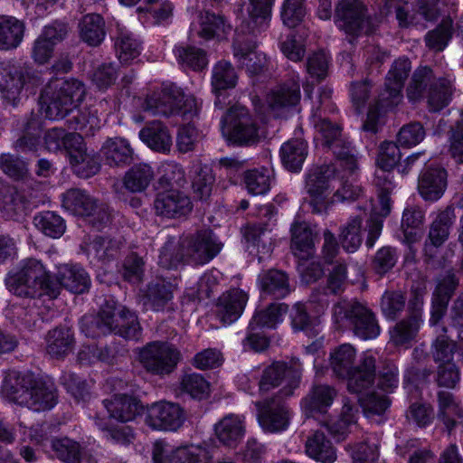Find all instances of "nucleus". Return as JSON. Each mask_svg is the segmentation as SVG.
<instances>
[{"mask_svg":"<svg viewBox=\"0 0 463 463\" xmlns=\"http://www.w3.org/2000/svg\"><path fill=\"white\" fill-rule=\"evenodd\" d=\"M86 336L96 338L114 333L126 340L137 341L142 335L137 315L109 297L101 304L96 316H84L80 324Z\"/></svg>","mask_w":463,"mask_h":463,"instance_id":"obj_1","label":"nucleus"},{"mask_svg":"<svg viewBox=\"0 0 463 463\" xmlns=\"http://www.w3.org/2000/svg\"><path fill=\"white\" fill-rule=\"evenodd\" d=\"M1 392L10 402L37 412L52 409L58 401V392L52 383L17 371L6 373Z\"/></svg>","mask_w":463,"mask_h":463,"instance_id":"obj_2","label":"nucleus"},{"mask_svg":"<svg viewBox=\"0 0 463 463\" xmlns=\"http://www.w3.org/2000/svg\"><path fill=\"white\" fill-rule=\"evenodd\" d=\"M5 281L8 289L19 297L37 298L47 296L56 298L59 296L58 282L37 259L23 260L19 270L9 275Z\"/></svg>","mask_w":463,"mask_h":463,"instance_id":"obj_3","label":"nucleus"},{"mask_svg":"<svg viewBox=\"0 0 463 463\" xmlns=\"http://www.w3.org/2000/svg\"><path fill=\"white\" fill-rule=\"evenodd\" d=\"M334 321L339 327H345L363 339L376 338L381 332L373 311L356 299H342L333 307Z\"/></svg>","mask_w":463,"mask_h":463,"instance_id":"obj_4","label":"nucleus"},{"mask_svg":"<svg viewBox=\"0 0 463 463\" xmlns=\"http://www.w3.org/2000/svg\"><path fill=\"white\" fill-rule=\"evenodd\" d=\"M86 89L77 79H66L52 82L41 94L40 101L46 118L62 119L85 97Z\"/></svg>","mask_w":463,"mask_h":463,"instance_id":"obj_5","label":"nucleus"},{"mask_svg":"<svg viewBox=\"0 0 463 463\" xmlns=\"http://www.w3.org/2000/svg\"><path fill=\"white\" fill-rule=\"evenodd\" d=\"M334 19L336 27L348 35L352 44L358 36L373 33L379 24L378 18L370 14L360 0H339L335 4Z\"/></svg>","mask_w":463,"mask_h":463,"instance_id":"obj_6","label":"nucleus"},{"mask_svg":"<svg viewBox=\"0 0 463 463\" xmlns=\"http://www.w3.org/2000/svg\"><path fill=\"white\" fill-rule=\"evenodd\" d=\"M138 360L147 373L165 376L175 371L181 360V353L172 344L153 341L139 350Z\"/></svg>","mask_w":463,"mask_h":463,"instance_id":"obj_7","label":"nucleus"},{"mask_svg":"<svg viewBox=\"0 0 463 463\" xmlns=\"http://www.w3.org/2000/svg\"><path fill=\"white\" fill-rule=\"evenodd\" d=\"M301 365L298 359H291L289 363L274 362L266 367L259 383L260 392H268L278 387L283 381L285 386L276 395L289 397L300 383Z\"/></svg>","mask_w":463,"mask_h":463,"instance_id":"obj_8","label":"nucleus"},{"mask_svg":"<svg viewBox=\"0 0 463 463\" xmlns=\"http://www.w3.org/2000/svg\"><path fill=\"white\" fill-rule=\"evenodd\" d=\"M222 131L230 141L239 145H250L258 141V128L246 108L232 107L222 119Z\"/></svg>","mask_w":463,"mask_h":463,"instance_id":"obj_9","label":"nucleus"},{"mask_svg":"<svg viewBox=\"0 0 463 463\" xmlns=\"http://www.w3.org/2000/svg\"><path fill=\"white\" fill-rule=\"evenodd\" d=\"M154 463H210L213 459L211 451L202 446H184L170 450L162 440L155 442L152 450Z\"/></svg>","mask_w":463,"mask_h":463,"instance_id":"obj_10","label":"nucleus"},{"mask_svg":"<svg viewBox=\"0 0 463 463\" xmlns=\"http://www.w3.org/2000/svg\"><path fill=\"white\" fill-rule=\"evenodd\" d=\"M260 425L265 431L278 432L288 428L290 411L281 396L274 395L254 402Z\"/></svg>","mask_w":463,"mask_h":463,"instance_id":"obj_11","label":"nucleus"},{"mask_svg":"<svg viewBox=\"0 0 463 463\" xmlns=\"http://www.w3.org/2000/svg\"><path fill=\"white\" fill-rule=\"evenodd\" d=\"M456 220L455 208L448 205L440 211L430 225L428 238L425 241V261L431 264L436 255V249L442 246L449 239L450 229Z\"/></svg>","mask_w":463,"mask_h":463,"instance_id":"obj_12","label":"nucleus"},{"mask_svg":"<svg viewBox=\"0 0 463 463\" xmlns=\"http://www.w3.org/2000/svg\"><path fill=\"white\" fill-rule=\"evenodd\" d=\"M190 262L193 265H203L222 250L223 244L212 230H202L186 236Z\"/></svg>","mask_w":463,"mask_h":463,"instance_id":"obj_13","label":"nucleus"},{"mask_svg":"<svg viewBox=\"0 0 463 463\" xmlns=\"http://www.w3.org/2000/svg\"><path fill=\"white\" fill-rule=\"evenodd\" d=\"M335 166L325 165L311 171L307 178V190L311 200L309 202L312 212L320 213L327 209L325 192L335 177Z\"/></svg>","mask_w":463,"mask_h":463,"instance_id":"obj_14","label":"nucleus"},{"mask_svg":"<svg viewBox=\"0 0 463 463\" xmlns=\"http://www.w3.org/2000/svg\"><path fill=\"white\" fill-rule=\"evenodd\" d=\"M184 419V410L178 404L161 402L148 408L146 423L154 430H176Z\"/></svg>","mask_w":463,"mask_h":463,"instance_id":"obj_15","label":"nucleus"},{"mask_svg":"<svg viewBox=\"0 0 463 463\" xmlns=\"http://www.w3.org/2000/svg\"><path fill=\"white\" fill-rule=\"evenodd\" d=\"M459 285V279L453 269L449 270L438 282L431 298L430 317L429 323L436 326L448 311L449 303Z\"/></svg>","mask_w":463,"mask_h":463,"instance_id":"obj_16","label":"nucleus"},{"mask_svg":"<svg viewBox=\"0 0 463 463\" xmlns=\"http://www.w3.org/2000/svg\"><path fill=\"white\" fill-rule=\"evenodd\" d=\"M183 90L175 85L165 86L147 95L144 109L153 115L169 117L180 112Z\"/></svg>","mask_w":463,"mask_h":463,"instance_id":"obj_17","label":"nucleus"},{"mask_svg":"<svg viewBox=\"0 0 463 463\" xmlns=\"http://www.w3.org/2000/svg\"><path fill=\"white\" fill-rule=\"evenodd\" d=\"M153 205L156 215L166 218L184 216L193 208L190 198L174 188L158 191Z\"/></svg>","mask_w":463,"mask_h":463,"instance_id":"obj_18","label":"nucleus"},{"mask_svg":"<svg viewBox=\"0 0 463 463\" xmlns=\"http://www.w3.org/2000/svg\"><path fill=\"white\" fill-rule=\"evenodd\" d=\"M402 90V88L395 84H388L385 80L384 88L380 92L376 102L369 108L366 120L363 124L364 131L373 134L378 131V120L381 112H385L401 102Z\"/></svg>","mask_w":463,"mask_h":463,"instance_id":"obj_19","label":"nucleus"},{"mask_svg":"<svg viewBox=\"0 0 463 463\" xmlns=\"http://www.w3.org/2000/svg\"><path fill=\"white\" fill-rule=\"evenodd\" d=\"M447 185L448 174L443 167L430 166L419 175L418 191L425 201L435 202L441 198Z\"/></svg>","mask_w":463,"mask_h":463,"instance_id":"obj_20","label":"nucleus"},{"mask_svg":"<svg viewBox=\"0 0 463 463\" xmlns=\"http://www.w3.org/2000/svg\"><path fill=\"white\" fill-rule=\"evenodd\" d=\"M28 79L29 72L24 67H5L0 64V92L13 106L17 104L20 93Z\"/></svg>","mask_w":463,"mask_h":463,"instance_id":"obj_21","label":"nucleus"},{"mask_svg":"<svg viewBox=\"0 0 463 463\" xmlns=\"http://www.w3.org/2000/svg\"><path fill=\"white\" fill-rule=\"evenodd\" d=\"M375 359L372 355H364L359 364L351 370L347 380V390L352 393L362 394L368 392L376 378Z\"/></svg>","mask_w":463,"mask_h":463,"instance_id":"obj_22","label":"nucleus"},{"mask_svg":"<svg viewBox=\"0 0 463 463\" xmlns=\"http://www.w3.org/2000/svg\"><path fill=\"white\" fill-rule=\"evenodd\" d=\"M337 395L336 390L327 384H316L301 402V408L307 418L324 414Z\"/></svg>","mask_w":463,"mask_h":463,"instance_id":"obj_23","label":"nucleus"},{"mask_svg":"<svg viewBox=\"0 0 463 463\" xmlns=\"http://www.w3.org/2000/svg\"><path fill=\"white\" fill-rule=\"evenodd\" d=\"M291 250L295 256L307 260L315 255V239L317 233L306 222H296L291 229Z\"/></svg>","mask_w":463,"mask_h":463,"instance_id":"obj_24","label":"nucleus"},{"mask_svg":"<svg viewBox=\"0 0 463 463\" xmlns=\"http://www.w3.org/2000/svg\"><path fill=\"white\" fill-rule=\"evenodd\" d=\"M214 433L222 445L235 448L245 434L244 417L233 413L225 415L214 425Z\"/></svg>","mask_w":463,"mask_h":463,"instance_id":"obj_25","label":"nucleus"},{"mask_svg":"<svg viewBox=\"0 0 463 463\" xmlns=\"http://www.w3.org/2000/svg\"><path fill=\"white\" fill-rule=\"evenodd\" d=\"M102 402L109 417L121 422L134 420L143 409L139 400L128 394H115Z\"/></svg>","mask_w":463,"mask_h":463,"instance_id":"obj_26","label":"nucleus"},{"mask_svg":"<svg viewBox=\"0 0 463 463\" xmlns=\"http://www.w3.org/2000/svg\"><path fill=\"white\" fill-rule=\"evenodd\" d=\"M258 282L261 293L274 299L284 298L292 290L288 274L276 269L261 272Z\"/></svg>","mask_w":463,"mask_h":463,"instance_id":"obj_27","label":"nucleus"},{"mask_svg":"<svg viewBox=\"0 0 463 463\" xmlns=\"http://www.w3.org/2000/svg\"><path fill=\"white\" fill-rule=\"evenodd\" d=\"M46 352L54 359H63L74 349L75 338L72 330L59 326L50 330L45 337Z\"/></svg>","mask_w":463,"mask_h":463,"instance_id":"obj_28","label":"nucleus"},{"mask_svg":"<svg viewBox=\"0 0 463 463\" xmlns=\"http://www.w3.org/2000/svg\"><path fill=\"white\" fill-rule=\"evenodd\" d=\"M248 297L240 289H232L223 293L218 299L217 316L223 324H232L241 315Z\"/></svg>","mask_w":463,"mask_h":463,"instance_id":"obj_29","label":"nucleus"},{"mask_svg":"<svg viewBox=\"0 0 463 463\" xmlns=\"http://www.w3.org/2000/svg\"><path fill=\"white\" fill-rule=\"evenodd\" d=\"M275 0H242V5L248 14L247 29L260 33L268 27L271 9Z\"/></svg>","mask_w":463,"mask_h":463,"instance_id":"obj_30","label":"nucleus"},{"mask_svg":"<svg viewBox=\"0 0 463 463\" xmlns=\"http://www.w3.org/2000/svg\"><path fill=\"white\" fill-rule=\"evenodd\" d=\"M59 290L64 288L75 294H82L90 287V277L87 272L77 265L62 264L58 267L56 279Z\"/></svg>","mask_w":463,"mask_h":463,"instance_id":"obj_31","label":"nucleus"},{"mask_svg":"<svg viewBox=\"0 0 463 463\" xmlns=\"http://www.w3.org/2000/svg\"><path fill=\"white\" fill-rule=\"evenodd\" d=\"M158 263L167 269H176L183 264H191L185 237L178 241L170 238L160 250Z\"/></svg>","mask_w":463,"mask_h":463,"instance_id":"obj_32","label":"nucleus"},{"mask_svg":"<svg viewBox=\"0 0 463 463\" xmlns=\"http://www.w3.org/2000/svg\"><path fill=\"white\" fill-rule=\"evenodd\" d=\"M140 139L152 150L166 154L172 146V137L168 128L160 121L149 122L139 132Z\"/></svg>","mask_w":463,"mask_h":463,"instance_id":"obj_33","label":"nucleus"},{"mask_svg":"<svg viewBox=\"0 0 463 463\" xmlns=\"http://www.w3.org/2000/svg\"><path fill=\"white\" fill-rule=\"evenodd\" d=\"M438 419L451 432L458 424V420L463 418V408L457 402L454 394L449 391L437 392Z\"/></svg>","mask_w":463,"mask_h":463,"instance_id":"obj_34","label":"nucleus"},{"mask_svg":"<svg viewBox=\"0 0 463 463\" xmlns=\"http://www.w3.org/2000/svg\"><path fill=\"white\" fill-rule=\"evenodd\" d=\"M174 286L164 279H156L146 285L143 294L144 305L154 311H162L173 298Z\"/></svg>","mask_w":463,"mask_h":463,"instance_id":"obj_35","label":"nucleus"},{"mask_svg":"<svg viewBox=\"0 0 463 463\" xmlns=\"http://www.w3.org/2000/svg\"><path fill=\"white\" fill-rule=\"evenodd\" d=\"M307 455L322 463H333L336 459V452L331 441L321 430L315 431L306 441Z\"/></svg>","mask_w":463,"mask_h":463,"instance_id":"obj_36","label":"nucleus"},{"mask_svg":"<svg viewBox=\"0 0 463 463\" xmlns=\"http://www.w3.org/2000/svg\"><path fill=\"white\" fill-rule=\"evenodd\" d=\"M101 151L107 164L110 166H124L133 161V149L123 138L108 139L102 146Z\"/></svg>","mask_w":463,"mask_h":463,"instance_id":"obj_37","label":"nucleus"},{"mask_svg":"<svg viewBox=\"0 0 463 463\" xmlns=\"http://www.w3.org/2000/svg\"><path fill=\"white\" fill-rule=\"evenodd\" d=\"M25 25L14 16L0 15V50L16 48L22 42Z\"/></svg>","mask_w":463,"mask_h":463,"instance_id":"obj_38","label":"nucleus"},{"mask_svg":"<svg viewBox=\"0 0 463 463\" xmlns=\"http://www.w3.org/2000/svg\"><path fill=\"white\" fill-rule=\"evenodd\" d=\"M80 37L90 46H99L106 35L105 21L98 14H88L79 23Z\"/></svg>","mask_w":463,"mask_h":463,"instance_id":"obj_39","label":"nucleus"},{"mask_svg":"<svg viewBox=\"0 0 463 463\" xmlns=\"http://www.w3.org/2000/svg\"><path fill=\"white\" fill-rule=\"evenodd\" d=\"M154 177L151 165L145 163L136 164L125 173L123 185L131 193H142L146 190Z\"/></svg>","mask_w":463,"mask_h":463,"instance_id":"obj_40","label":"nucleus"},{"mask_svg":"<svg viewBox=\"0 0 463 463\" xmlns=\"http://www.w3.org/2000/svg\"><path fill=\"white\" fill-rule=\"evenodd\" d=\"M97 200L86 191L71 188L62 194V206L74 215H90Z\"/></svg>","mask_w":463,"mask_h":463,"instance_id":"obj_41","label":"nucleus"},{"mask_svg":"<svg viewBox=\"0 0 463 463\" xmlns=\"http://www.w3.org/2000/svg\"><path fill=\"white\" fill-rule=\"evenodd\" d=\"M27 201L16 187L0 183V211L14 218L25 212Z\"/></svg>","mask_w":463,"mask_h":463,"instance_id":"obj_42","label":"nucleus"},{"mask_svg":"<svg viewBox=\"0 0 463 463\" xmlns=\"http://www.w3.org/2000/svg\"><path fill=\"white\" fill-rule=\"evenodd\" d=\"M288 311V306L285 303H271L266 308L257 311L252 317L249 329L254 331L258 327L275 328L283 320Z\"/></svg>","mask_w":463,"mask_h":463,"instance_id":"obj_43","label":"nucleus"},{"mask_svg":"<svg viewBox=\"0 0 463 463\" xmlns=\"http://www.w3.org/2000/svg\"><path fill=\"white\" fill-rule=\"evenodd\" d=\"M307 155V143L299 138L290 139L280 147L282 164L287 169L293 172L301 169Z\"/></svg>","mask_w":463,"mask_h":463,"instance_id":"obj_44","label":"nucleus"},{"mask_svg":"<svg viewBox=\"0 0 463 463\" xmlns=\"http://www.w3.org/2000/svg\"><path fill=\"white\" fill-rule=\"evenodd\" d=\"M22 133L21 137L14 142V149L24 154L36 152L40 146L43 133L39 120L34 118L28 119Z\"/></svg>","mask_w":463,"mask_h":463,"instance_id":"obj_45","label":"nucleus"},{"mask_svg":"<svg viewBox=\"0 0 463 463\" xmlns=\"http://www.w3.org/2000/svg\"><path fill=\"white\" fill-rule=\"evenodd\" d=\"M397 454L402 458L408 457V463H436L434 453L422 446L419 439H410L396 446Z\"/></svg>","mask_w":463,"mask_h":463,"instance_id":"obj_46","label":"nucleus"},{"mask_svg":"<svg viewBox=\"0 0 463 463\" xmlns=\"http://www.w3.org/2000/svg\"><path fill=\"white\" fill-rule=\"evenodd\" d=\"M453 95L452 85L449 80L439 77L429 89L426 99L429 109L431 112H438L447 107Z\"/></svg>","mask_w":463,"mask_h":463,"instance_id":"obj_47","label":"nucleus"},{"mask_svg":"<svg viewBox=\"0 0 463 463\" xmlns=\"http://www.w3.org/2000/svg\"><path fill=\"white\" fill-rule=\"evenodd\" d=\"M355 349L349 344H344L330 354V366L338 378H345L354 369Z\"/></svg>","mask_w":463,"mask_h":463,"instance_id":"obj_48","label":"nucleus"},{"mask_svg":"<svg viewBox=\"0 0 463 463\" xmlns=\"http://www.w3.org/2000/svg\"><path fill=\"white\" fill-rule=\"evenodd\" d=\"M53 457L64 463H80L82 447L79 442L68 437L51 439Z\"/></svg>","mask_w":463,"mask_h":463,"instance_id":"obj_49","label":"nucleus"},{"mask_svg":"<svg viewBox=\"0 0 463 463\" xmlns=\"http://www.w3.org/2000/svg\"><path fill=\"white\" fill-rule=\"evenodd\" d=\"M438 79L430 67L418 68L413 72L411 80L407 88L408 98L411 100H418L424 95L426 96L432 83L436 82Z\"/></svg>","mask_w":463,"mask_h":463,"instance_id":"obj_50","label":"nucleus"},{"mask_svg":"<svg viewBox=\"0 0 463 463\" xmlns=\"http://www.w3.org/2000/svg\"><path fill=\"white\" fill-rule=\"evenodd\" d=\"M392 169H381L375 173L374 184L378 191V199L381 205L379 214L383 217L387 216L391 212L390 194L395 188L393 175Z\"/></svg>","mask_w":463,"mask_h":463,"instance_id":"obj_51","label":"nucleus"},{"mask_svg":"<svg viewBox=\"0 0 463 463\" xmlns=\"http://www.w3.org/2000/svg\"><path fill=\"white\" fill-rule=\"evenodd\" d=\"M300 99L299 85L296 82H289L280 85L272 90L268 97V103L273 109H279L296 105Z\"/></svg>","mask_w":463,"mask_h":463,"instance_id":"obj_52","label":"nucleus"},{"mask_svg":"<svg viewBox=\"0 0 463 463\" xmlns=\"http://www.w3.org/2000/svg\"><path fill=\"white\" fill-rule=\"evenodd\" d=\"M421 321L408 316L390 329V339L396 346H407L416 337Z\"/></svg>","mask_w":463,"mask_h":463,"instance_id":"obj_53","label":"nucleus"},{"mask_svg":"<svg viewBox=\"0 0 463 463\" xmlns=\"http://www.w3.org/2000/svg\"><path fill=\"white\" fill-rule=\"evenodd\" d=\"M173 4L164 1L159 6H140L137 12L142 24L156 26L167 24L173 15Z\"/></svg>","mask_w":463,"mask_h":463,"instance_id":"obj_54","label":"nucleus"},{"mask_svg":"<svg viewBox=\"0 0 463 463\" xmlns=\"http://www.w3.org/2000/svg\"><path fill=\"white\" fill-rule=\"evenodd\" d=\"M178 62L184 68L194 71H202L208 65L206 52L195 46H179L175 48Z\"/></svg>","mask_w":463,"mask_h":463,"instance_id":"obj_55","label":"nucleus"},{"mask_svg":"<svg viewBox=\"0 0 463 463\" xmlns=\"http://www.w3.org/2000/svg\"><path fill=\"white\" fill-rule=\"evenodd\" d=\"M192 186L194 193L200 200L210 197L215 181L213 169L207 165L198 164L194 166Z\"/></svg>","mask_w":463,"mask_h":463,"instance_id":"obj_56","label":"nucleus"},{"mask_svg":"<svg viewBox=\"0 0 463 463\" xmlns=\"http://www.w3.org/2000/svg\"><path fill=\"white\" fill-rule=\"evenodd\" d=\"M33 224L43 234L52 238H60L66 229L64 220L60 215L50 211L35 215Z\"/></svg>","mask_w":463,"mask_h":463,"instance_id":"obj_57","label":"nucleus"},{"mask_svg":"<svg viewBox=\"0 0 463 463\" xmlns=\"http://www.w3.org/2000/svg\"><path fill=\"white\" fill-rule=\"evenodd\" d=\"M237 79L235 70L229 61H220L213 68L212 86L215 93L234 88Z\"/></svg>","mask_w":463,"mask_h":463,"instance_id":"obj_58","label":"nucleus"},{"mask_svg":"<svg viewBox=\"0 0 463 463\" xmlns=\"http://www.w3.org/2000/svg\"><path fill=\"white\" fill-rule=\"evenodd\" d=\"M453 21L445 17L440 24L425 35L426 45L436 52L443 51L453 34Z\"/></svg>","mask_w":463,"mask_h":463,"instance_id":"obj_59","label":"nucleus"},{"mask_svg":"<svg viewBox=\"0 0 463 463\" xmlns=\"http://www.w3.org/2000/svg\"><path fill=\"white\" fill-rule=\"evenodd\" d=\"M73 173L80 178L88 179L97 175L101 167L99 156L93 151H86L77 158L71 159Z\"/></svg>","mask_w":463,"mask_h":463,"instance_id":"obj_60","label":"nucleus"},{"mask_svg":"<svg viewBox=\"0 0 463 463\" xmlns=\"http://www.w3.org/2000/svg\"><path fill=\"white\" fill-rule=\"evenodd\" d=\"M115 51L121 63H128L140 54V43L128 32H120L115 40Z\"/></svg>","mask_w":463,"mask_h":463,"instance_id":"obj_61","label":"nucleus"},{"mask_svg":"<svg viewBox=\"0 0 463 463\" xmlns=\"http://www.w3.org/2000/svg\"><path fill=\"white\" fill-rule=\"evenodd\" d=\"M257 34L248 30L247 20L243 21L241 32L236 33L232 43L233 55L238 61L255 52L257 46L255 37Z\"/></svg>","mask_w":463,"mask_h":463,"instance_id":"obj_62","label":"nucleus"},{"mask_svg":"<svg viewBox=\"0 0 463 463\" xmlns=\"http://www.w3.org/2000/svg\"><path fill=\"white\" fill-rule=\"evenodd\" d=\"M362 222L363 219L360 216H355L342 229L340 234L341 244L348 252L355 251L363 241Z\"/></svg>","mask_w":463,"mask_h":463,"instance_id":"obj_63","label":"nucleus"},{"mask_svg":"<svg viewBox=\"0 0 463 463\" xmlns=\"http://www.w3.org/2000/svg\"><path fill=\"white\" fill-rule=\"evenodd\" d=\"M271 175L267 168L252 169L244 173V183L249 193L259 195L270 188Z\"/></svg>","mask_w":463,"mask_h":463,"instance_id":"obj_64","label":"nucleus"}]
</instances>
